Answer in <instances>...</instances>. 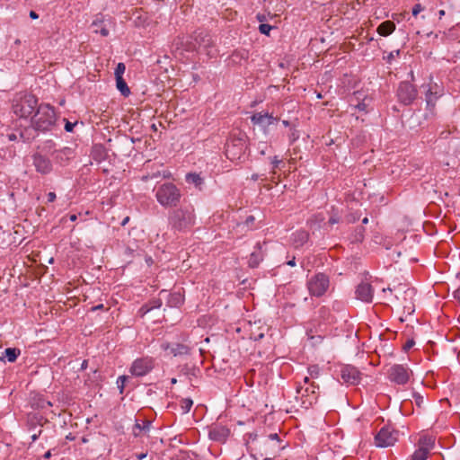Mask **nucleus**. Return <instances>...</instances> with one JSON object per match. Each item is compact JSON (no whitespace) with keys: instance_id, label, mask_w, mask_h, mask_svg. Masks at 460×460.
Wrapping results in <instances>:
<instances>
[{"instance_id":"f257e3e1","label":"nucleus","mask_w":460,"mask_h":460,"mask_svg":"<svg viewBox=\"0 0 460 460\" xmlns=\"http://www.w3.org/2000/svg\"><path fill=\"white\" fill-rule=\"evenodd\" d=\"M196 216L191 206L181 207L169 213L168 223L173 232L186 233L195 225Z\"/></svg>"},{"instance_id":"f03ea898","label":"nucleus","mask_w":460,"mask_h":460,"mask_svg":"<svg viewBox=\"0 0 460 460\" xmlns=\"http://www.w3.org/2000/svg\"><path fill=\"white\" fill-rule=\"evenodd\" d=\"M185 50L199 51L209 58L217 55V49L212 36L206 31L198 30L186 40Z\"/></svg>"},{"instance_id":"7ed1b4c3","label":"nucleus","mask_w":460,"mask_h":460,"mask_svg":"<svg viewBox=\"0 0 460 460\" xmlns=\"http://www.w3.org/2000/svg\"><path fill=\"white\" fill-rule=\"evenodd\" d=\"M57 115L55 110L49 104H39L33 116L31 118V125L35 131L47 132L53 129L56 125Z\"/></svg>"},{"instance_id":"20e7f679","label":"nucleus","mask_w":460,"mask_h":460,"mask_svg":"<svg viewBox=\"0 0 460 460\" xmlns=\"http://www.w3.org/2000/svg\"><path fill=\"white\" fill-rule=\"evenodd\" d=\"M181 190L172 182L160 185L155 192L158 203L164 208L176 207L181 200Z\"/></svg>"},{"instance_id":"39448f33","label":"nucleus","mask_w":460,"mask_h":460,"mask_svg":"<svg viewBox=\"0 0 460 460\" xmlns=\"http://www.w3.org/2000/svg\"><path fill=\"white\" fill-rule=\"evenodd\" d=\"M331 288L329 275L324 272H317L307 277L306 288L312 297H322L327 294Z\"/></svg>"},{"instance_id":"423d86ee","label":"nucleus","mask_w":460,"mask_h":460,"mask_svg":"<svg viewBox=\"0 0 460 460\" xmlns=\"http://www.w3.org/2000/svg\"><path fill=\"white\" fill-rule=\"evenodd\" d=\"M247 150V137L245 135L231 136L226 144V155L232 162H241Z\"/></svg>"},{"instance_id":"0eeeda50","label":"nucleus","mask_w":460,"mask_h":460,"mask_svg":"<svg viewBox=\"0 0 460 460\" xmlns=\"http://www.w3.org/2000/svg\"><path fill=\"white\" fill-rule=\"evenodd\" d=\"M38 99L32 94H24L13 100V111L20 118L27 119L37 110Z\"/></svg>"},{"instance_id":"6e6552de","label":"nucleus","mask_w":460,"mask_h":460,"mask_svg":"<svg viewBox=\"0 0 460 460\" xmlns=\"http://www.w3.org/2000/svg\"><path fill=\"white\" fill-rule=\"evenodd\" d=\"M304 385L299 384L296 387V394L300 395L302 406L309 408L317 402L319 385L310 381V377L305 376L303 380Z\"/></svg>"},{"instance_id":"1a4fd4ad","label":"nucleus","mask_w":460,"mask_h":460,"mask_svg":"<svg viewBox=\"0 0 460 460\" xmlns=\"http://www.w3.org/2000/svg\"><path fill=\"white\" fill-rule=\"evenodd\" d=\"M398 431L390 426L383 427L375 436V445L378 447L394 446L398 440Z\"/></svg>"},{"instance_id":"9d476101","label":"nucleus","mask_w":460,"mask_h":460,"mask_svg":"<svg viewBox=\"0 0 460 460\" xmlns=\"http://www.w3.org/2000/svg\"><path fill=\"white\" fill-rule=\"evenodd\" d=\"M418 94L417 88L409 81H402L397 88L398 101L403 105H411Z\"/></svg>"},{"instance_id":"9b49d317","label":"nucleus","mask_w":460,"mask_h":460,"mask_svg":"<svg viewBox=\"0 0 460 460\" xmlns=\"http://www.w3.org/2000/svg\"><path fill=\"white\" fill-rule=\"evenodd\" d=\"M411 375L412 371L407 366L400 364L392 366L388 372L390 381L400 385H406Z\"/></svg>"},{"instance_id":"f8f14e48","label":"nucleus","mask_w":460,"mask_h":460,"mask_svg":"<svg viewBox=\"0 0 460 460\" xmlns=\"http://www.w3.org/2000/svg\"><path fill=\"white\" fill-rule=\"evenodd\" d=\"M155 367V359L152 357H142L133 361L129 372L135 376H144Z\"/></svg>"},{"instance_id":"ddd939ff","label":"nucleus","mask_w":460,"mask_h":460,"mask_svg":"<svg viewBox=\"0 0 460 460\" xmlns=\"http://www.w3.org/2000/svg\"><path fill=\"white\" fill-rule=\"evenodd\" d=\"M32 164L36 172L42 175L49 174L53 171L51 160L40 153H35L32 155Z\"/></svg>"},{"instance_id":"4468645a","label":"nucleus","mask_w":460,"mask_h":460,"mask_svg":"<svg viewBox=\"0 0 460 460\" xmlns=\"http://www.w3.org/2000/svg\"><path fill=\"white\" fill-rule=\"evenodd\" d=\"M341 378L343 383L355 385L359 383L361 373L356 367L346 365L341 369Z\"/></svg>"},{"instance_id":"2eb2a0df","label":"nucleus","mask_w":460,"mask_h":460,"mask_svg":"<svg viewBox=\"0 0 460 460\" xmlns=\"http://www.w3.org/2000/svg\"><path fill=\"white\" fill-rule=\"evenodd\" d=\"M443 95V88L438 84L433 83L429 84V88L425 94V100L427 103V109L431 112L434 111L436 102L439 97Z\"/></svg>"},{"instance_id":"dca6fc26","label":"nucleus","mask_w":460,"mask_h":460,"mask_svg":"<svg viewBox=\"0 0 460 460\" xmlns=\"http://www.w3.org/2000/svg\"><path fill=\"white\" fill-rule=\"evenodd\" d=\"M263 445L265 447V455H271L276 456L285 446L281 445V440L277 433L270 434L264 440Z\"/></svg>"},{"instance_id":"f3484780","label":"nucleus","mask_w":460,"mask_h":460,"mask_svg":"<svg viewBox=\"0 0 460 460\" xmlns=\"http://www.w3.org/2000/svg\"><path fill=\"white\" fill-rule=\"evenodd\" d=\"M251 121L253 125H257L261 127V128L266 130V128L277 123L279 121V118L274 117L272 114H270L269 112H255L251 117Z\"/></svg>"},{"instance_id":"a211bd4d","label":"nucleus","mask_w":460,"mask_h":460,"mask_svg":"<svg viewBox=\"0 0 460 460\" xmlns=\"http://www.w3.org/2000/svg\"><path fill=\"white\" fill-rule=\"evenodd\" d=\"M372 99L365 95L362 92H355L353 96L350 98V106L357 109L358 111L368 112V106L371 103Z\"/></svg>"},{"instance_id":"6ab92c4d","label":"nucleus","mask_w":460,"mask_h":460,"mask_svg":"<svg viewBox=\"0 0 460 460\" xmlns=\"http://www.w3.org/2000/svg\"><path fill=\"white\" fill-rule=\"evenodd\" d=\"M161 349L165 351L170 350V353L174 357L189 355L191 350V348L187 344L170 343L167 341L161 343Z\"/></svg>"},{"instance_id":"aec40b11","label":"nucleus","mask_w":460,"mask_h":460,"mask_svg":"<svg viewBox=\"0 0 460 460\" xmlns=\"http://www.w3.org/2000/svg\"><path fill=\"white\" fill-rule=\"evenodd\" d=\"M53 159L56 164L66 166L68 164L69 161L75 157V151L71 147H63L58 150H55L52 154Z\"/></svg>"},{"instance_id":"412c9836","label":"nucleus","mask_w":460,"mask_h":460,"mask_svg":"<svg viewBox=\"0 0 460 460\" xmlns=\"http://www.w3.org/2000/svg\"><path fill=\"white\" fill-rule=\"evenodd\" d=\"M355 294L358 299L366 303H370L373 299L374 289L371 284L367 282H361L358 285Z\"/></svg>"},{"instance_id":"4be33fe9","label":"nucleus","mask_w":460,"mask_h":460,"mask_svg":"<svg viewBox=\"0 0 460 460\" xmlns=\"http://www.w3.org/2000/svg\"><path fill=\"white\" fill-rule=\"evenodd\" d=\"M265 243H257L254 246L253 252L251 253L248 265L251 268H257L259 264L263 261L265 251H263L262 246Z\"/></svg>"},{"instance_id":"5701e85b","label":"nucleus","mask_w":460,"mask_h":460,"mask_svg":"<svg viewBox=\"0 0 460 460\" xmlns=\"http://www.w3.org/2000/svg\"><path fill=\"white\" fill-rule=\"evenodd\" d=\"M229 429L223 426H215L209 429L208 436L215 441H225L229 436Z\"/></svg>"},{"instance_id":"b1692460","label":"nucleus","mask_w":460,"mask_h":460,"mask_svg":"<svg viewBox=\"0 0 460 460\" xmlns=\"http://www.w3.org/2000/svg\"><path fill=\"white\" fill-rule=\"evenodd\" d=\"M151 427V420H144L141 422L137 420L133 427V435L135 437H141L144 434H147L150 431Z\"/></svg>"},{"instance_id":"393cba45","label":"nucleus","mask_w":460,"mask_h":460,"mask_svg":"<svg viewBox=\"0 0 460 460\" xmlns=\"http://www.w3.org/2000/svg\"><path fill=\"white\" fill-rule=\"evenodd\" d=\"M185 181L189 184L194 185L198 190H201L204 185V179L197 172H189L185 176Z\"/></svg>"},{"instance_id":"a878e982","label":"nucleus","mask_w":460,"mask_h":460,"mask_svg":"<svg viewBox=\"0 0 460 460\" xmlns=\"http://www.w3.org/2000/svg\"><path fill=\"white\" fill-rule=\"evenodd\" d=\"M365 227L362 226H357L350 234L349 240L351 243H362L365 238Z\"/></svg>"},{"instance_id":"bb28decb","label":"nucleus","mask_w":460,"mask_h":460,"mask_svg":"<svg viewBox=\"0 0 460 460\" xmlns=\"http://www.w3.org/2000/svg\"><path fill=\"white\" fill-rule=\"evenodd\" d=\"M309 234L306 231L299 230L293 234V242L296 247H299L307 243Z\"/></svg>"},{"instance_id":"cd10ccee","label":"nucleus","mask_w":460,"mask_h":460,"mask_svg":"<svg viewBox=\"0 0 460 460\" xmlns=\"http://www.w3.org/2000/svg\"><path fill=\"white\" fill-rule=\"evenodd\" d=\"M434 446L435 438L430 436H422L420 438L418 442V447L424 448L429 453L434 447Z\"/></svg>"},{"instance_id":"c85d7f7f","label":"nucleus","mask_w":460,"mask_h":460,"mask_svg":"<svg viewBox=\"0 0 460 460\" xmlns=\"http://www.w3.org/2000/svg\"><path fill=\"white\" fill-rule=\"evenodd\" d=\"M395 30V24L391 21H385L377 27V32L381 36H388Z\"/></svg>"},{"instance_id":"c756f323","label":"nucleus","mask_w":460,"mask_h":460,"mask_svg":"<svg viewBox=\"0 0 460 460\" xmlns=\"http://www.w3.org/2000/svg\"><path fill=\"white\" fill-rule=\"evenodd\" d=\"M249 58V52L245 49H236L234 50L230 58L232 62L235 64H240L242 60H247Z\"/></svg>"},{"instance_id":"7c9ffc66","label":"nucleus","mask_w":460,"mask_h":460,"mask_svg":"<svg viewBox=\"0 0 460 460\" xmlns=\"http://www.w3.org/2000/svg\"><path fill=\"white\" fill-rule=\"evenodd\" d=\"M184 298L179 292H174L169 295L167 304L171 307H178L183 304Z\"/></svg>"},{"instance_id":"2f4dec72","label":"nucleus","mask_w":460,"mask_h":460,"mask_svg":"<svg viewBox=\"0 0 460 460\" xmlns=\"http://www.w3.org/2000/svg\"><path fill=\"white\" fill-rule=\"evenodd\" d=\"M102 20H94L92 22V27L93 28L94 33H99L102 37H107L109 35V30L106 28V26H102Z\"/></svg>"},{"instance_id":"473e14b6","label":"nucleus","mask_w":460,"mask_h":460,"mask_svg":"<svg viewBox=\"0 0 460 460\" xmlns=\"http://www.w3.org/2000/svg\"><path fill=\"white\" fill-rule=\"evenodd\" d=\"M20 354L21 350L17 348H7L4 351V358H6L9 362H14Z\"/></svg>"},{"instance_id":"72a5a7b5","label":"nucleus","mask_w":460,"mask_h":460,"mask_svg":"<svg viewBox=\"0 0 460 460\" xmlns=\"http://www.w3.org/2000/svg\"><path fill=\"white\" fill-rule=\"evenodd\" d=\"M116 85L118 90L123 96L127 97L130 94V89L128 86L126 81L123 79V77L116 79Z\"/></svg>"},{"instance_id":"f704fd0d","label":"nucleus","mask_w":460,"mask_h":460,"mask_svg":"<svg viewBox=\"0 0 460 460\" xmlns=\"http://www.w3.org/2000/svg\"><path fill=\"white\" fill-rule=\"evenodd\" d=\"M429 452L424 448H420L415 450V452L411 455V460H426L429 456Z\"/></svg>"},{"instance_id":"c9c22d12","label":"nucleus","mask_w":460,"mask_h":460,"mask_svg":"<svg viewBox=\"0 0 460 460\" xmlns=\"http://www.w3.org/2000/svg\"><path fill=\"white\" fill-rule=\"evenodd\" d=\"M193 405V401L190 398H183L180 401V408L181 413L185 414L189 412Z\"/></svg>"},{"instance_id":"e433bc0d","label":"nucleus","mask_w":460,"mask_h":460,"mask_svg":"<svg viewBox=\"0 0 460 460\" xmlns=\"http://www.w3.org/2000/svg\"><path fill=\"white\" fill-rule=\"evenodd\" d=\"M270 163L272 164V174H276V169L279 168L280 164H283L282 159H279L278 155H275L271 158Z\"/></svg>"},{"instance_id":"4c0bfd02","label":"nucleus","mask_w":460,"mask_h":460,"mask_svg":"<svg viewBox=\"0 0 460 460\" xmlns=\"http://www.w3.org/2000/svg\"><path fill=\"white\" fill-rule=\"evenodd\" d=\"M126 66L123 63H119L117 65V67L115 68V77L117 78H122V75L125 72Z\"/></svg>"},{"instance_id":"58836bf2","label":"nucleus","mask_w":460,"mask_h":460,"mask_svg":"<svg viewBox=\"0 0 460 460\" xmlns=\"http://www.w3.org/2000/svg\"><path fill=\"white\" fill-rule=\"evenodd\" d=\"M308 373H309L311 378H317L320 374L318 366H316V365L310 366L308 367Z\"/></svg>"},{"instance_id":"ea45409f","label":"nucleus","mask_w":460,"mask_h":460,"mask_svg":"<svg viewBox=\"0 0 460 460\" xmlns=\"http://www.w3.org/2000/svg\"><path fill=\"white\" fill-rule=\"evenodd\" d=\"M272 30V26L270 25V24H267V23H261L260 26H259V31L262 34H265V35H269L270 34V31Z\"/></svg>"},{"instance_id":"a19ab883","label":"nucleus","mask_w":460,"mask_h":460,"mask_svg":"<svg viewBox=\"0 0 460 460\" xmlns=\"http://www.w3.org/2000/svg\"><path fill=\"white\" fill-rule=\"evenodd\" d=\"M127 379H128V377L126 376H120L118 378L117 384H118V387L119 389V392L121 394L123 393V390H124V387H125V383H126Z\"/></svg>"},{"instance_id":"79ce46f5","label":"nucleus","mask_w":460,"mask_h":460,"mask_svg":"<svg viewBox=\"0 0 460 460\" xmlns=\"http://www.w3.org/2000/svg\"><path fill=\"white\" fill-rule=\"evenodd\" d=\"M103 148L102 146L95 147L93 150V156L95 160L103 158Z\"/></svg>"},{"instance_id":"37998d69","label":"nucleus","mask_w":460,"mask_h":460,"mask_svg":"<svg viewBox=\"0 0 460 460\" xmlns=\"http://www.w3.org/2000/svg\"><path fill=\"white\" fill-rule=\"evenodd\" d=\"M20 137L21 138H22L23 141H31L35 138L34 135L28 134L27 129H25L24 131H21Z\"/></svg>"},{"instance_id":"c03bdc74","label":"nucleus","mask_w":460,"mask_h":460,"mask_svg":"<svg viewBox=\"0 0 460 460\" xmlns=\"http://www.w3.org/2000/svg\"><path fill=\"white\" fill-rule=\"evenodd\" d=\"M415 344V341L413 339H409L403 345V350L408 351L410 350Z\"/></svg>"},{"instance_id":"a18cd8bd","label":"nucleus","mask_w":460,"mask_h":460,"mask_svg":"<svg viewBox=\"0 0 460 460\" xmlns=\"http://www.w3.org/2000/svg\"><path fill=\"white\" fill-rule=\"evenodd\" d=\"M147 305L152 307V310L155 308H159L162 305V302L160 299H154L150 301Z\"/></svg>"},{"instance_id":"49530a36","label":"nucleus","mask_w":460,"mask_h":460,"mask_svg":"<svg viewBox=\"0 0 460 460\" xmlns=\"http://www.w3.org/2000/svg\"><path fill=\"white\" fill-rule=\"evenodd\" d=\"M151 310H152V307H150L149 305L146 304V305H142L141 308L139 309V314H141V316H144Z\"/></svg>"},{"instance_id":"de8ad7c7","label":"nucleus","mask_w":460,"mask_h":460,"mask_svg":"<svg viewBox=\"0 0 460 460\" xmlns=\"http://www.w3.org/2000/svg\"><path fill=\"white\" fill-rule=\"evenodd\" d=\"M339 222H340V217L337 214L331 216L328 220V224L331 226L338 224Z\"/></svg>"},{"instance_id":"09e8293b","label":"nucleus","mask_w":460,"mask_h":460,"mask_svg":"<svg viewBox=\"0 0 460 460\" xmlns=\"http://www.w3.org/2000/svg\"><path fill=\"white\" fill-rule=\"evenodd\" d=\"M422 10V5L420 4H416L412 8V15L417 16Z\"/></svg>"},{"instance_id":"8fccbe9b","label":"nucleus","mask_w":460,"mask_h":460,"mask_svg":"<svg viewBox=\"0 0 460 460\" xmlns=\"http://www.w3.org/2000/svg\"><path fill=\"white\" fill-rule=\"evenodd\" d=\"M413 397L415 399L416 404L420 407L421 403L423 402V397L419 394H414Z\"/></svg>"},{"instance_id":"3c124183","label":"nucleus","mask_w":460,"mask_h":460,"mask_svg":"<svg viewBox=\"0 0 460 460\" xmlns=\"http://www.w3.org/2000/svg\"><path fill=\"white\" fill-rule=\"evenodd\" d=\"M75 125V123H72V122L66 120V122L65 124V130L66 132H72L73 129H74Z\"/></svg>"},{"instance_id":"603ef678","label":"nucleus","mask_w":460,"mask_h":460,"mask_svg":"<svg viewBox=\"0 0 460 460\" xmlns=\"http://www.w3.org/2000/svg\"><path fill=\"white\" fill-rule=\"evenodd\" d=\"M55 199H56V194H55V192L50 191V192H49V193L47 194V201H48L49 203L54 202V201H55Z\"/></svg>"},{"instance_id":"864d4df0","label":"nucleus","mask_w":460,"mask_h":460,"mask_svg":"<svg viewBox=\"0 0 460 460\" xmlns=\"http://www.w3.org/2000/svg\"><path fill=\"white\" fill-rule=\"evenodd\" d=\"M400 55V50H394L390 52V54L387 57L388 61L393 60L395 57Z\"/></svg>"},{"instance_id":"5fc2aeb1","label":"nucleus","mask_w":460,"mask_h":460,"mask_svg":"<svg viewBox=\"0 0 460 460\" xmlns=\"http://www.w3.org/2000/svg\"><path fill=\"white\" fill-rule=\"evenodd\" d=\"M453 296L460 304V287L453 292Z\"/></svg>"},{"instance_id":"6e6d98bb","label":"nucleus","mask_w":460,"mask_h":460,"mask_svg":"<svg viewBox=\"0 0 460 460\" xmlns=\"http://www.w3.org/2000/svg\"><path fill=\"white\" fill-rule=\"evenodd\" d=\"M41 433H42V429H40L37 433L32 434V435H31V440H32L33 442H34V441H36V440L40 438V436L41 435Z\"/></svg>"},{"instance_id":"4d7b16f0","label":"nucleus","mask_w":460,"mask_h":460,"mask_svg":"<svg viewBox=\"0 0 460 460\" xmlns=\"http://www.w3.org/2000/svg\"><path fill=\"white\" fill-rule=\"evenodd\" d=\"M147 456V453H140V454H136V457L137 460H143L144 458H146Z\"/></svg>"},{"instance_id":"13d9d810","label":"nucleus","mask_w":460,"mask_h":460,"mask_svg":"<svg viewBox=\"0 0 460 460\" xmlns=\"http://www.w3.org/2000/svg\"><path fill=\"white\" fill-rule=\"evenodd\" d=\"M103 309H104L103 304H99V305L92 307V311L103 310Z\"/></svg>"},{"instance_id":"bf43d9fd","label":"nucleus","mask_w":460,"mask_h":460,"mask_svg":"<svg viewBox=\"0 0 460 460\" xmlns=\"http://www.w3.org/2000/svg\"><path fill=\"white\" fill-rule=\"evenodd\" d=\"M287 265L294 267L296 265V258L293 257L291 260L288 261Z\"/></svg>"},{"instance_id":"052dcab7","label":"nucleus","mask_w":460,"mask_h":460,"mask_svg":"<svg viewBox=\"0 0 460 460\" xmlns=\"http://www.w3.org/2000/svg\"><path fill=\"white\" fill-rule=\"evenodd\" d=\"M30 17H31V19H38V18H39V15H38V13H37L35 11H31V12H30Z\"/></svg>"},{"instance_id":"680f3d73","label":"nucleus","mask_w":460,"mask_h":460,"mask_svg":"<svg viewBox=\"0 0 460 460\" xmlns=\"http://www.w3.org/2000/svg\"><path fill=\"white\" fill-rule=\"evenodd\" d=\"M51 456H52L51 450H49L44 454L43 457L48 460L51 457Z\"/></svg>"},{"instance_id":"e2e57ef3","label":"nucleus","mask_w":460,"mask_h":460,"mask_svg":"<svg viewBox=\"0 0 460 460\" xmlns=\"http://www.w3.org/2000/svg\"><path fill=\"white\" fill-rule=\"evenodd\" d=\"M259 178H260V176H259V174H257V173H253V174L251 176V180H252V181H258V180H259Z\"/></svg>"},{"instance_id":"0e129e2a","label":"nucleus","mask_w":460,"mask_h":460,"mask_svg":"<svg viewBox=\"0 0 460 460\" xmlns=\"http://www.w3.org/2000/svg\"><path fill=\"white\" fill-rule=\"evenodd\" d=\"M129 221V217H126L123 221L121 222V226H126Z\"/></svg>"},{"instance_id":"69168bd1","label":"nucleus","mask_w":460,"mask_h":460,"mask_svg":"<svg viewBox=\"0 0 460 460\" xmlns=\"http://www.w3.org/2000/svg\"><path fill=\"white\" fill-rule=\"evenodd\" d=\"M257 19L260 21V22H263L265 20V16L263 14H260L258 13L257 14Z\"/></svg>"},{"instance_id":"338daca9","label":"nucleus","mask_w":460,"mask_h":460,"mask_svg":"<svg viewBox=\"0 0 460 460\" xmlns=\"http://www.w3.org/2000/svg\"><path fill=\"white\" fill-rule=\"evenodd\" d=\"M297 137H298V136L296 135L295 132H293L290 136V139L292 142H294Z\"/></svg>"},{"instance_id":"774afa93","label":"nucleus","mask_w":460,"mask_h":460,"mask_svg":"<svg viewBox=\"0 0 460 460\" xmlns=\"http://www.w3.org/2000/svg\"><path fill=\"white\" fill-rule=\"evenodd\" d=\"M69 218H70V220H71L72 222H74V221H75V220L77 219V216H76V215H75V214H73V215H71V216H70V217H69Z\"/></svg>"}]
</instances>
